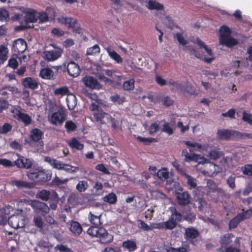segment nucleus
<instances>
[{
  "label": "nucleus",
  "mask_w": 252,
  "mask_h": 252,
  "mask_svg": "<svg viewBox=\"0 0 252 252\" xmlns=\"http://www.w3.org/2000/svg\"><path fill=\"white\" fill-rule=\"evenodd\" d=\"M26 175L29 180L37 182L45 183L51 178L50 172L40 166H33L27 172Z\"/></svg>",
  "instance_id": "f257e3e1"
},
{
  "label": "nucleus",
  "mask_w": 252,
  "mask_h": 252,
  "mask_svg": "<svg viewBox=\"0 0 252 252\" xmlns=\"http://www.w3.org/2000/svg\"><path fill=\"white\" fill-rule=\"evenodd\" d=\"M87 233L92 237L99 238L100 243L102 244L109 243L113 240V236L103 227L91 226Z\"/></svg>",
  "instance_id": "f03ea898"
},
{
  "label": "nucleus",
  "mask_w": 252,
  "mask_h": 252,
  "mask_svg": "<svg viewBox=\"0 0 252 252\" xmlns=\"http://www.w3.org/2000/svg\"><path fill=\"white\" fill-rule=\"evenodd\" d=\"M94 118L98 126L109 124L112 127L116 130L118 129V121L107 113L101 111H97L93 113Z\"/></svg>",
  "instance_id": "7ed1b4c3"
},
{
  "label": "nucleus",
  "mask_w": 252,
  "mask_h": 252,
  "mask_svg": "<svg viewBox=\"0 0 252 252\" xmlns=\"http://www.w3.org/2000/svg\"><path fill=\"white\" fill-rule=\"evenodd\" d=\"M217 137L221 140H237L242 138V134L236 130L228 129H218L217 132Z\"/></svg>",
  "instance_id": "20e7f679"
},
{
  "label": "nucleus",
  "mask_w": 252,
  "mask_h": 252,
  "mask_svg": "<svg viewBox=\"0 0 252 252\" xmlns=\"http://www.w3.org/2000/svg\"><path fill=\"white\" fill-rule=\"evenodd\" d=\"M58 21L63 24L67 26L68 29H72V31L77 33L81 32L82 29L79 24H78L76 19L62 16L58 18Z\"/></svg>",
  "instance_id": "39448f33"
},
{
  "label": "nucleus",
  "mask_w": 252,
  "mask_h": 252,
  "mask_svg": "<svg viewBox=\"0 0 252 252\" xmlns=\"http://www.w3.org/2000/svg\"><path fill=\"white\" fill-rule=\"evenodd\" d=\"M58 70L65 72L67 70L68 74L72 77H75L79 75L80 69L78 64L74 62H70L67 65L65 63L62 66H58Z\"/></svg>",
  "instance_id": "423d86ee"
},
{
  "label": "nucleus",
  "mask_w": 252,
  "mask_h": 252,
  "mask_svg": "<svg viewBox=\"0 0 252 252\" xmlns=\"http://www.w3.org/2000/svg\"><path fill=\"white\" fill-rule=\"evenodd\" d=\"M15 8L20 10L25 14V20L26 23H35L37 22V13L34 10L25 8L23 6H16Z\"/></svg>",
  "instance_id": "0eeeda50"
},
{
  "label": "nucleus",
  "mask_w": 252,
  "mask_h": 252,
  "mask_svg": "<svg viewBox=\"0 0 252 252\" xmlns=\"http://www.w3.org/2000/svg\"><path fill=\"white\" fill-rule=\"evenodd\" d=\"M17 159L14 161V165L20 169H31L33 162L32 158H27L18 154H17Z\"/></svg>",
  "instance_id": "6e6552de"
},
{
  "label": "nucleus",
  "mask_w": 252,
  "mask_h": 252,
  "mask_svg": "<svg viewBox=\"0 0 252 252\" xmlns=\"http://www.w3.org/2000/svg\"><path fill=\"white\" fill-rule=\"evenodd\" d=\"M53 49L45 50L43 52V57L48 61H54L60 58L63 53V50L59 47L52 45Z\"/></svg>",
  "instance_id": "1a4fd4ad"
},
{
  "label": "nucleus",
  "mask_w": 252,
  "mask_h": 252,
  "mask_svg": "<svg viewBox=\"0 0 252 252\" xmlns=\"http://www.w3.org/2000/svg\"><path fill=\"white\" fill-rule=\"evenodd\" d=\"M221 168L218 165L213 162L206 163L203 170L204 173L210 177H214L220 172Z\"/></svg>",
  "instance_id": "9d476101"
},
{
  "label": "nucleus",
  "mask_w": 252,
  "mask_h": 252,
  "mask_svg": "<svg viewBox=\"0 0 252 252\" xmlns=\"http://www.w3.org/2000/svg\"><path fill=\"white\" fill-rule=\"evenodd\" d=\"M32 205L37 213H39L43 216L48 214L50 210L49 207L45 203L38 200H33L32 203Z\"/></svg>",
  "instance_id": "9b49d317"
},
{
  "label": "nucleus",
  "mask_w": 252,
  "mask_h": 252,
  "mask_svg": "<svg viewBox=\"0 0 252 252\" xmlns=\"http://www.w3.org/2000/svg\"><path fill=\"white\" fill-rule=\"evenodd\" d=\"M67 226L70 232L76 236H79L83 231V228L81 224L77 221L74 220H69L67 222Z\"/></svg>",
  "instance_id": "f8f14e48"
},
{
  "label": "nucleus",
  "mask_w": 252,
  "mask_h": 252,
  "mask_svg": "<svg viewBox=\"0 0 252 252\" xmlns=\"http://www.w3.org/2000/svg\"><path fill=\"white\" fill-rule=\"evenodd\" d=\"M83 81L84 85L90 89L99 90L101 88L97 79L93 76H86L83 78Z\"/></svg>",
  "instance_id": "ddd939ff"
},
{
  "label": "nucleus",
  "mask_w": 252,
  "mask_h": 252,
  "mask_svg": "<svg viewBox=\"0 0 252 252\" xmlns=\"http://www.w3.org/2000/svg\"><path fill=\"white\" fill-rule=\"evenodd\" d=\"M178 203L180 206H185L190 202V195L187 191L177 192L175 193Z\"/></svg>",
  "instance_id": "4468645a"
},
{
  "label": "nucleus",
  "mask_w": 252,
  "mask_h": 252,
  "mask_svg": "<svg viewBox=\"0 0 252 252\" xmlns=\"http://www.w3.org/2000/svg\"><path fill=\"white\" fill-rule=\"evenodd\" d=\"M44 136V132L40 129L34 128L32 129L30 132V137L31 140L34 142H38L40 144L42 143L43 145V143L42 141Z\"/></svg>",
  "instance_id": "2eb2a0df"
},
{
  "label": "nucleus",
  "mask_w": 252,
  "mask_h": 252,
  "mask_svg": "<svg viewBox=\"0 0 252 252\" xmlns=\"http://www.w3.org/2000/svg\"><path fill=\"white\" fill-rule=\"evenodd\" d=\"M65 117V115L63 111L58 110L52 114L50 117L51 123L55 125H61L64 121Z\"/></svg>",
  "instance_id": "dca6fc26"
},
{
  "label": "nucleus",
  "mask_w": 252,
  "mask_h": 252,
  "mask_svg": "<svg viewBox=\"0 0 252 252\" xmlns=\"http://www.w3.org/2000/svg\"><path fill=\"white\" fill-rule=\"evenodd\" d=\"M22 85L25 88L32 90L37 89L38 88L37 81L31 77L23 78L21 80Z\"/></svg>",
  "instance_id": "f3484780"
},
{
  "label": "nucleus",
  "mask_w": 252,
  "mask_h": 252,
  "mask_svg": "<svg viewBox=\"0 0 252 252\" xmlns=\"http://www.w3.org/2000/svg\"><path fill=\"white\" fill-rule=\"evenodd\" d=\"M56 169L63 170L67 173L72 174L77 172L79 168L77 166H73L70 164L64 163L61 161H59Z\"/></svg>",
  "instance_id": "a211bd4d"
},
{
  "label": "nucleus",
  "mask_w": 252,
  "mask_h": 252,
  "mask_svg": "<svg viewBox=\"0 0 252 252\" xmlns=\"http://www.w3.org/2000/svg\"><path fill=\"white\" fill-rule=\"evenodd\" d=\"M182 213L183 214V220L188 221L189 223H192L196 219V215L189 206L185 208Z\"/></svg>",
  "instance_id": "6ab92c4d"
},
{
  "label": "nucleus",
  "mask_w": 252,
  "mask_h": 252,
  "mask_svg": "<svg viewBox=\"0 0 252 252\" xmlns=\"http://www.w3.org/2000/svg\"><path fill=\"white\" fill-rule=\"evenodd\" d=\"M13 48L15 52L18 53H23L26 50L27 44L25 40L18 38L14 41Z\"/></svg>",
  "instance_id": "aec40b11"
},
{
  "label": "nucleus",
  "mask_w": 252,
  "mask_h": 252,
  "mask_svg": "<svg viewBox=\"0 0 252 252\" xmlns=\"http://www.w3.org/2000/svg\"><path fill=\"white\" fill-rule=\"evenodd\" d=\"M219 39L220 44L229 48L232 47L238 44L237 40L232 37L231 35L227 36L222 35V38Z\"/></svg>",
  "instance_id": "412c9836"
},
{
  "label": "nucleus",
  "mask_w": 252,
  "mask_h": 252,
  "mask_svg": "<svg viewBox=\"0 0 252 252\" xmlns=\"http://www.w3.org/2000/svg\"><path fill=\"white\" fill-rule=\"evenodd\" d=\"M182 156L185 157V160L187 162L196 161L198 159V155L195 154L190 149L189 150L183 149L182 152Z\"/></svg>",
  "instance_id": "4be33fe9"
},
{
  "label": "nucleus",
  "mask_w": 252,
  "mask_h": 252,
  "mask_svg": "<svg viewBox=\"0 0 252 252\" xmlns=\"http://www.w3.org/2000/svg\"><path fill=\"white\" fill-rule=\"evenodd\" d=\"M157 228L172 230L177 226V223L173 221V219L169 218L167 221L157 224Z\"/></svg>",
  "instance_id": "5701e85b"
},
{
  "label": "nucleus",
  "mask_w": 252,
  "mask_h": 252,
  "mask_svg": "<svg viewBox=\"0 0 252 252\" xmlns=\"http://www.w3.org/2000/svg\"><path fill=\"white\" fill-rule=\"evenodd\" d=\"M199 235L198 231L193 227H188L185 229V236L187 239H193Z\"/></svg>",
  "instance_id": "b1692460"
},
{
  "label": "nucleus",
  "mask_w": 252,
  "mask_h": 252,
  "mask_svg": "<svg viewBox=\"0 0 252 252\" xmlns=\"http://www.w3.org/2000/svg\"><path fill=\"white\" fill-rule=\"evenodd\" d=\"M183 177H184L187 180V187L189 189H191L196 188V180L194 178L191 177L187 173L184 174Z\"/></svg>",
  "instance_id": "393cba45"
},
{
  "label": "nucleus",
  "mask_w": 252,
  "mask_h": 252,
  "mask_svg": "<svg viewBox=\"0 0 252 252\" xmlns=\"http://www.w3.org/2000/svg\"><path fill=\"white\" fill-rule=\"evenodd\" d=\"M68 146L72 149L82 150L84 148L83 144L81 143L76 138L73 137L68 142Z\"/></svg>",
  "instance_id": "a878e982"
},
{
  "label": "nucleus",
  "mask_w": 252,
  "mask_h": 252,
  "mask_svg": "<svg viewBox=\"0 0 252 252\" xmlns=\"http://www.w3.org/2000/svg\"><path fill=\"white\" fill-rule=\"evenodd\" d=\"M122 247L127 249L129 252H133L137 249L134 240H127L123 242Z\"/></svg>",
  "instance_id": "bb28decb"
},
{
  "label": "nucleus",
  "mask_w": 252,
  "mask_h": 252,
  "mask_svg": "<svg viewBox=\"0 0 252 252\" xmlns=\"http://www.w3.org/2000/svg\"><path fill=\"white\" fill-rule=\"evenodd\" d=\"M170 211L171 215L170 218L173 219V221H175L177 223L178 222H181L183 220V214L178 212L176 208H171Z\"/></svg>",
  "instance_id": "cd10ccee"
},
{
  "label": "nucleus",
  "mask_w": 252,
  "mask_h": 252,
  "mask_svg": "<svg viewBox=\"0 0 252 252\" xmlns=\"http://www.w3.org/2000/svg\"><path fill=\"white\" fill-rule=\"evenodd\" d=\"M223 153L220 151L219 148H213L210 150L208 154V157L212 159H217L222 156Z\"/></svg>",
  "instance_id": "c85d7f7f"
},
{
  "label": "nucleus",
  "mask_w": 252,
  "mask_h": 252,
  "mask_svg": "<svg viewBox=\"0 0 252 252\" xmlns=\"http://www.w3.org/2000/svg\"><path fill=\"white\" fill-rule=\"evenodd\" d=\"M20 220L19 216H11L8 219V223L13 228H18L23 227V224H20L19 220Z\"/></svg>",
  "instance_id": "c756f323"
},
{
  "label": "nucleus",
  "mask_w": 252,
  "mask_h": 252,
  "mask_svg": "<svg viewBox=\"0 0 252 252\" xmlns=\"http://www.w3.org/2000/svg\"><path fill=\"white\" fill-rule=\"evenodd\" d=\"M54 75L52 70L49 68H44L41 69L39 76L44 79H50Z\"/></svg>",
  "instance_id": "7c9ffc66"
},
{
  "label": "nucleus",
  "mask_w": 252,
  "mask_h": 252,
  "mask_svg": "<svg viewBox=\"0 0 252 252\" xmlns=\"http://www.w3.org/2000/svg\"><path fill=\"white\" fill-rule=\"evenodd\" d=\"M88 218L90 222L94 224V226L99 227L102 223L100 221V216H96L90 212L88 216Z\"/></svg>",
  "instance_id": "2f4dec72"
},
{
  "label": "nucleus",
  "mask_w": 252,
  "mask_h": 252,
  "mask_svg": "<svg viewBox=\"0 0 252 252\" xmlns=\"http://www.w3.org/2000/svg\"><path fill=\"white\" fill-rule=\"evenodd\" d=\"M238 214L233 218L231 219L228 223L229 229L231 230L236 228L238 225L243 221L242 218H240Z\"/></svg>",
  "instance_id": "473e14b6"
},
{
  "label": "nucleus",
  "mask_w": 252,
  "mask_h": 252,
  "mask_svg": "<svg viewBox=\"0 0 252 252\" xmlns=\"http://www.w3.org/2000/svg\"><path fill=\"white\" fill-rule=\"evenodd\" d=\"M103 200L109 204H115L117 201V197L115 193L111 192L103 197Z\"/></svg>",
  "instance_id": "72a5a7b5"
},
{
  "label": "nucleus",
  "mask_w": 252,
  "mask_h": 252,
  "mask_svg": "<svg viewBox=\"0 0 252 252\" xmlns=\"http://www.w3.org/2000/svg\"><path fill=\"white\" fill-rule=\"evenodd\" d=\"M148 4V8L150 10L156 9L158 10H160L163 9V5L155 0H149Z\"/></svg>",
  "instance_id": "f704fd0d"
},
{
  "label": "nucleus",
  "mask_w": 252,
  "mask_h": 252,
  "mask_svg": "<svg viewBox=\"0 0 252 252\" xmlns=\"http://www.w3.org/2000/svg\"><path fill=\"white\" fill-rule=\"evenodd\" d=\"M64 127L67 133L75 131L77 127V125L71 120L66 121L64 125Z\"/></svg>",
  "instance_id": "c9c22d12"
},
{
  "label": "nucleus",
  "mask_w": 252,
  "mask_h": 252,
  "mask_svg": "<svg viewBox=\"0 0 252 252\" xmlns=\"http://www.w3.org/2000/svg\"><path fill=\"white\" fill-rule=\"evenodd\" d=\"M12 184L19 188H31L32 187V184L22 180H14L12 181Z\"/></svg>",
  "instance_id": "e433bc0d"
},
{
  "label": "nucleus",
  "mask_w": 252,
  "mask_h": 252,
  "mask_svg": "<svg viewBox=\"0 0 252 252\" xmlns=\"http://www.w3.org/2000/svg\"><path fill=\"white\" fill-rule=\"evenodd\" d=\"M18 121L22 122L25 126H28L31 124L32 122V119L31 117L27 114L23 113L19 116L17 119Z\"/></svg>",
  "instance_id": "4c0bfd02"
},
{
  "label": "nucleus",
  "mask_w": 252,
  "mask_h": 252,
  "mask_svg": "<svg viewBox=\"0 0 252 252\" xmlns=\"http://www.w3.org/2000/svg\"><path fill=\"white\" fill-rule=\"evenodd\" d=\"M220 39L222 38V35L229 36L231 34L232 31L230 29L225 25L220 27L219 29Z\"/></svg>",
  "instance_id": "58836bf2"
},
{
  "label": "nucleus",
  "mask_w": 252,
  "mask_h": 252,
  "mask_svg": "<svg viewBox=\"0 0 252 252\" xmlns=\"http://www.w3.org/2000/svg\"><path fill=\"white\" fill-rule=\"evenodd\" d=\"M161 131L167 133L168 135H171L174 133V129L171 127L169 123L165 122L162 125Z\"/></svg>",
  "instance_id": "ea45409f"
},
{
  "label": "nucleus",
  "mask_w": 252,
  "mask_h": 252,
  "mask_svg": "<svg viewBox=\"0 0 252 252\" xmlns=\"http://www.w3.org/2000/svg\"><path fill=\"white\" fill-rule=\"evenodd\" d=\"M242 173L248 176H252V164H246L241 168Z\"/></svg>",
  "instance_id": "a19ab883"
},
{
  "label": "nucleus",
  "mask_w": 252,
  "mask_h": 252,
  "mask_svg": "<svg viewBox=\"0 0 252 252\" xmlns=\"http://www.w3.org/2000/svg\"><path fill=\"white\" fill-rule=\"evenodd\" d=\"M159 130V124L158 122L152 123L149 127V133L151 135H154Z\"/></svg>",
  "instance_id": "79ce46f5"
},
{
  "label": "nucleus",
  "mask_w": 252,
  "mask_h": 252,
  "mask_svg": "<svg viewBox=\"0 0 252 252\" xmlns=\"http://www.w3.org/2000/svg\"><path fill=\"white\" fill-rule=\"evenodd\" d=\"M88 187V184L86 181H79L76 186V189L79 192H84Z\"/></svg>",
  "instance_id": "37998d69"
},
{
  "label": "nucleus",
  "mask_w": 252,
  "mask_h": 252,
  "mask_svg": "<svg viewBox=\"0 0 252 252\" xmlns=\"http://www.w3.org/2000/svg\"><path fill=\"white\" fill-rule=\"evenodd\" d=\"M136 139L145 145H149L153 142H157V139L154 138H146L138 136Z\"/></svg>",
  "instance_id": "c03bdc74"
},
{
  "label": "nucleus",
  "mask_w": 252,
  "mask_h": 252,
  "mask_svg": "<svg viewBox=\"0 0 252 252\" xmlns=\"http://www.w3.org/2000/svg\"><path fill=\"white\" fill-rule=\"evenodd\" d=\"M125 90L130 91L134 88V80L133 79H129L124 82L123 85Z\"/></svg>",
  "instance_id": "a18cd8bd"
},
{
  "label": "nucleus",
  "mask_w": 252,
  "mask_h": 252,
  "mask_svg": "<svg viewBox=\"0 0 252 252\" xmlns=\"http://www.w3.org/2000/svg\"><path fill=\"white\" fill-rule=\"evenodd\" d=\"M137 223L138 227L143 231H149L153 229L151 226H150L142 220H137Z\"/></svg>",
  "instance_id": "49530a36"
},
{
  "label": "nucleus",
  "mask_w": 252,
  "mask_h": 252,
  "mask_svg": "<svg viewBox=\"0 0 252 252\" xmlns=\"http://www.w3.org/2000/svg\"><path fill=\"white\" fill-rule=\"evenodd\" d=\"M8 53L7 48L3 45L0 46V60L3 63L7 59V54Z\"/></svg>",
  "instance_id": "de8ad7c7"
},
{
  "label": "nucleus",
  "mask_w": 252,
  "mask_h": 252,
  "mask_svg": "<svg viewBox=\"0 0 252 252\" xmlns=\"http://www.w3.org/2000/svg\"><path fill=\"white\" fill-rule=\"evenodd\" d=\"M68 181L67 179L63 180L61 179L59 177L56 176L52 181V184L53 186H57L60 188H62V185L66 184Z\"/></svg>",
  "instance_id": "09e8293b"
},
{
  "label": "nucleus",
  "mask_w": 252,
  "mask_h": 252,
  "mask_svg": "<svg viewBox=\"0 0 252 252\" xmlns=\"http://www.w3.org/2000/svg\"><path fill=\"white\" fill-rule=\"evenodd\" d=\"M108 53L110 58L117 63H122L123 62V59L116 51L108 50Z\"/></svg>",
  "instance_id": "8fccbe9b"
},
{
  "label": "nucleus",
  "mask_w": 252,
  "mask_h": 252,
  "mask_svg": "<svg viewBox=\"0 0 252 252\" xmlns=\"http://www.w3.org/2000/svg\"><path fill=\"white\" fill-rule=\"evenodd\" d=\"M69 92L68 88L66 86L57 88L54 91V94L57 95L63 96L67 94Z\"/></svg>",
  "instance_id": "3c124183"
},
{
  "label": "nucleus",
  "mask_w": 252,
  "mask_h": 252,
  "mask_svg": "<svg viewBox=\"0 0 252 252\" xmlns=\"http://www.w3.org/2000/svg\"><path fill=\"white\" fill-rule=\"evenodd\" d=\"M50 191L46 189L40 190L38 194V197L40 199L47 201L49 199Z\"/></svg>",
  "instance_id": "603ef678"
},
{
  "label": "nucleus",
  "mask_w": 252,
  "mask_h": 252,
  "mask_svg": "<svg viewBox=\"0 0 252 252\" xmlns=\"http://www.w3.org/2000/svg\"><path fill=\"white\" fill-rule=\"evenodd\" d=\"M158 177L162 180H165L169 177V172L166 168L159 170L157 172Z\"/></svg>",
  "instance_id": "864d4df0"
},
{
  "label": "nucleus",
  "mask_w": 252,
  "mask_h": 252,
  "mask_svg": "<svg viewBox=\"0 0 252 252\" xmlns=\"http://www.w3.org/2000/svg\"><path fill=\"white\" fill-rule=\"evenodd\" d=\"M100 52V48L97 44H95L93 46L88 48L87 50L86 54L87 55H94L98 54Z\"/></svg>",
  "instance_id": "5fc2aeb1"
},
{
  "label": "nucleus",
  "mask_w": 252,
  "mask_h": 252,
  "mask_svg": "<svg viewBox=\"0 0 252 252\" xmlns=\"http://www.w3.org/2000/svg\"><path fill=\"white\" fill-rule=\"evenodd\" d=\"M44 160L45 162L50 164V165L55 169L57 168L58 164L60 161L49 157H45Z\"/></svg>",
  "instance_id": "6e6d98bb"
},
{
  "label": "nucleus",
  "mask_w": 252,
  "mask_h": 252,
  "mask_svg": "<svg viewBox=\"0 0 252 252\" xmlns=\"http://www.w3.org/2000/svg\"><path fill=\"white\" fill-rule=\"evenodd\" d=\"M243 211H244L243 212L238 213L240 218H242V220L250 218L252 215V208L246 211L243 209Z\"/></svg>",
  "instance_id": "4d7b16f0"
},
{
  "label": "nucleus",
  "mask_w": 252,
  "mask_h": 252,
  "mask_svg": "<svg viewBox=\"0 0 252 252\" xmlns=\"http://www.w3.org/2000/svg\"><path fill=\"white\" fill-rule=\"evenodd\" d=\"M12 126L8 123H5L2 126H0V133L6 134L10 131L12 129Z\"/></svg>",
  "instance_id": "13d9d810"
},
{
  "label": "nucleus",
  "mask_w": 252,
  "mask_h": 252,
  "mask_svg": "<svg viewBox=\"0 0 252 252\" xmlns=\"http://www.w3.org/2000/svg\"><path fill=\"white\" fill-rule=\"evenodd\" d=\"M231 242V236L229 234L224 235L221 238L220 241L222 246H226L228 245Z\"/></svg>",
  "instance_id": "bf43d9fd"
},
{
  "label": "nucleus",
  "mask_w": 252,
  "mask_h": 252,
  "mask_svg": "<svg viewBox=\"0 0 252 252\" xmlns=\"http://www.w3.org/2000/svg\"><path fill=\"white\" fill-rule=\"evenodd\" d=\"M9 13L4 8H0V21H7L9 20Z\"/></svg>",
  "instance_id": "052dcab7"
},
{
  "label": "nucleus",
  "mask_w": 252,
  "mask_h": 252,
  "mask_svg": "<svg viewBox=\"0 0 252 252\" xmlns=\"http://www.w3.org/2000/svg\"><path fill=\"white\" fill-rule=\"evenodd\" d=\"M174 37L176 38L179 44L183 46L188 43V41L184 38L182 33L177 32Z\"/></svg>",
  "instance_id": "680f3d73"
},
{
  "label": "nucleus",
  "mask_w": 252,
  "mask_h": 252,
  "mask_svg": "<svg viewBox=\"0 0 252 252\" xmlns=\"http://www.w3.org/2000/svg\"><path fill=\"white\" fill-rule=\"evenodd\" d=\"M236 111L234 108H231L228 110L225 113H222L221 114V116L223 117H228L231 119H235V117Z\"/></svg>",
  "instance_id": "e2e57ef3"
},
{
  "label": "nucleus",
  "mask_w": 252,
  "mask_h": 252,
  "mask_svg": "<svg viewBox=\"0 0 252 252\" xmlns=\"http://www.w3.org/2000/svg\"><path fill=\"white\" fill-rule=\"evenodd\" d=\"M235 176L234 175H231L226 180V183L230 188L234 189L235 186Z\"/></svg>",
  "instance_id": "0e129e2a"
},
{
  "label": "nucleus",
  "mask_w": 252,
  "mask_h": 252,
  "mask_svg": "<svg viewBox=\"0 0 252 252\" xmlns=\"http://www.w3.org/2000/svg\"><path fill=\"white\" fill-rule=\"evenodd\" d=\"M111 100L113 102H118L119 104H122L125 101L126 98L125 97H120L118 94L112 95L110 97Z\"/></svg>",
  "instance_id": "69168bd1"
},
{
  "label": "nucleus",
  "mask_w": 252,
  "mask_h": 252,
  "mask_svg": "<svg viewBox=\"0 0 252 252\" xmlns=\"http://www.w3.org/2000/svg\"><path fill=\"white\" fill-rule=\"evenodd\" d=\"M174 100L169 96H164L162 99V103L166 107H169L174 103Z\"/></svg>",
  "instance_id": "338daca9"
},
{
  "label": "nucleus",
  "mask_w": 252,
  "mask_h": 252,
  "mask_svg": "<svg viewBox=\"0 0 252 252\" xmlns=\"http://www.w3.org/2000/svg\"><path fill=\"white\" fill-rule=\"evenodd\" d=\"M242 120L252 125V116L250 114H248L245 111L243 112Z\"/></svg>",
  "instance_id": "774afa93"
}]
</instances>
